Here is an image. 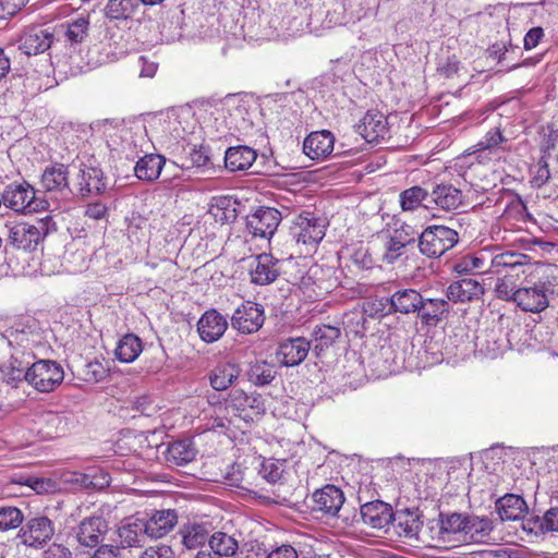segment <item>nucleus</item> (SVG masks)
Returning a JSON list of instances; mask_svg holds the SVG:
<instances>
[{"label": "nucleus", "mask_w": 558, "mask_h": 558, "mask_svg": "<svg viewBox=\"0 0 558 558\" xmlns=\"http://www.w3.org/2000/svg\"><path fill=\"white\" fill-rule=\"evenodd\" d=\"M257 153L250 146L239 145L229 147L225 154V165L229 171H245L252 167Z\"/></svg>", "instance_id": "nucleus-30"}, {"label": "nucleus", "mask_w": 558, "mask_h": 558, "mask_svg": "<svg viewBox=\"0 0 558 558\" xmlns=\"http://www.w3.org/2000/svg\"><path fill=\"white\" fill-rule=\"evenodd\" d=\"M166 165V158L159 154H148L140 157L134 166V174L142 181L153 182L157 180Z\"/></svg>", "instance_id": "nucleus-33"}, {"label": "nucleus", "mask_w": 558, "mask_h": 558, "mask_svg": "<svg viewBox=\"0 0 558 558\" xmlns=\"http://www.w3.org/2000/svg\"><path fill=\"white\" fill-rule=\"evenodd\" d=\"M506 142L507 140L500 129L494 128L471 147L472 151H470L469 155H473L475 160L480 163L499 160L501 158L500 154L504 151L502 144Z\"/></svg>", "instance_id": "nucleus-11"}, {"label": "nucleus", "mask_w": 558, "mask_h": 558, "mask_svg": "<svg viewBox=\"0 0 558 558\" xmlns=\"http://www.w3.org/2000/svg\"><path fill=\"white\" fill-rule=\"evenodd\" d=\"M90 558H121L120 549L113 545H100Z\"/></svg>", "instance_id": "nucleus-64"}, {"label": "nucleus", "mask_w": 558, "mask_h": 558, "mask_svg": "<svg viewBox=\"0 0 558 558\" xmlns=\"http://www.w3.org/2000/svg\"><path fill=\"white\" fill-rule=\"evenodd\" d=\"M474 558H519L517 550L505 548L483 549L474 553Z\"/></svg>", "instance_id": "nucleus-60"}, {"label": "nucleus", "mask_w": 558, "mask_h": 558, "mask_svg": "<svg viewBox=\"0 0 558 558\" xmlns=\"http://www.w3.org/2000/svg\"><path fill=\"white\" fill-rule=\"evenodd\" d=\"M264 323V311L256 303L245 302L231 317V325L241 333L257 331Z\"/></svg>", "instance_id": "nucleus-14"}, {"label": "nucleus", "mask_w": 558, "mask_h": 558, "mask_svg": "<svg viewBox=\"0 0 558 558\" xmlns=\"http://www.w3.org/2000/svg\"><path fill=\"white\" fill-rule=\"evenodd\" d=\"M143 350L142 340L134 333L123 336L114 350L116 357L122 363H131Z\"/></svg>", "instance_id": "nucleus-43"}, {"label": "nucleus", "mask_w": 558, "mask_h": 558, "mask_svg": "<svg viewBox=\"0 0 558 558\" xmlns=\"http://www.w3.org/2000/svg\"><path fill=\"white\" fill-rule=\"evenodd\" d=\"M54 535L52 521L47 517H35L26 521L19 531L21 543L28 547L39 548Z\"/></svg>", "instance_id": "nucleus-6"}, {"label": "nucleus", "mask_w": 558, "mask_h": 558, "mask_svg": "<svg viewBox=\"0 0 558 558\" xmlns=\"http://www.w3.org/2000/svg\"><path fill=\"white\" fill-rule=\"evenodd\" d=\"M106 178L100 168L82 165L74 182L76 193L82 197L98 195L106 190Z\"/></svg>", "instance_id": "nucleus-12"}, {"label": "nucleus", "mask_w": 558, "mask_h": 558, "mask_svg": "<svg viewBox=\"0 0 558 558\" xmlns=\"http://www.w3.org/2000/svg\"><path fill=\"white\" fill-rule=\"evenodd\" d=\"M137 7V0H108L105 13L111 21L128 20L133 16Z\"/></svg>", "instance_id": "nucleus-46"}, {"label": "nucleus", "mask_w": 558, "mask_h": 558, "mask_svg": "<svg viewBox=\"0 0 558 558\" xmlns=\"http://www.w3.org/2000/svg\"><path fill=\"white\" fill-rule=\"evenodd\" d=\"M361 518L365 525L383 530L392 522V507L381 500L366 502L361 507Z\"/></svg>", "instance_id": "nucleus-16"}, {"label": "nucleus", "mask_w": 558, "mask_h": 558, "mask_svg": "<svg viewBox=\"0 0 558 558\" xmlns=\"http://www.w3.org/2000/svg\"><path fill=\"white\" fill-rule=\"evenodd\" d=\"M450 312V306L445 299H425L422 298L417 317L425 326H437Z\"/></svg>", "instance_id": "nucleus-28"}, {"label": "nucleus", "mask_w": 558, "mask_h": 558, "mask_svg": "<svg viewBox=\"0 0 558 558\" xmlns=\"http://www.w3.org/2000/svg\"><path fill=\"white\" fill-rule=\"evenodd\" d=\"M340 336V329L331 325L316 326L313 331L314 352L316 355L330 347Z\"/></svg>", "instance_id": "nucleus-47"}, {"label": "nucleus", "mask_w": 558, "mask_h": 558, "mask_svg": "<svg viewBox=\"0 0 558 558\" xmlns=\"http://www.w3.org/2000/svg\"><path fill=\"white\" fill-rule=\"evenodd\" d=\"M102 41L114 50L124 48L122 31L116 24L106 26Z\"/></svg>", "instance_id": "nucleus-55"}, {"label": "nucleus", "mask_w": 558, "mask_h": 558, "mask_svg": "<svg viewBox=\"0 0 558 558\" xmlns=\"http://www.w3.org/2000/svg\"><path fill=\"white\" fill-rule=\"evenodd\" d=\"M311 343L303 337L282 341L277 350V357L284 366H296L307 356Z\"/></svg>", "instance_id": "nucleus-19"}, {"label": "nucleus", "mask_w": 558, "mask_h": 558, "mask_svg": "<svg viewBox=\"0 0 558 558\" xmlns=\"http://www.w3.org/2000/svg\"><path fill=\"white\" fill-rule=\"evenodd\" d=\"M41 558H72V554L65 546L53 543L43 553Z\"/></svg>", "instance_id": "nucleus-63"}, {"label": "nucleus", "mask_w": 558, "mask_h": 558, "mask_svg": "<svg viewBox=\"0 0 558 558\" xmlns=\"http://www.w3.org/2000/svg\"><path fill=\"white\" fill-rule=\"evenodd\" d=\"M209 524L205 522H189L180 529L182 544L187 549L203 546L209 538Z\"/></svg>", "instance_id": "nucleus-35"}, {"label": "nucleus", "mask_w": 558, "mask_h": 558, "mask_svg": "<svg viewBox=\"0 0 558 558\" xmlns=\"http://www.w3.org/2000/svg\"><path fill=\"white\" fill-rule=\"evenodd\" d=\"M140 558H175L172 548L165 544L147 547Z\"/></svg>", "instance_id": "nucleus-57"}, {"label": "nucleus", "mask_w": 558, "mask_h": 558, "mask_svg": "<svg viewBox=\"0 0 558 558\" xmlns=\"http://www.w3.org/2000/svg\"><path fill=\"white\" fill-rule=\"evenodd\" d=\"M208 545L211 553L221 558H231L239 549V539L235 534L216 531L209 536Z\"/></svg>", "instance_id": "nucleus-37"}, {"label": "nucleus", "mask_w": 558, "mask_h": 558, "mask_svg": "<svg viewBox=\"0 0 558 558\" xmlns=\"http://www.w3.org/2000/svg\"><path fill=\"white\" fill-rule=\"evenodd\" d=\"M53 40V32L39 25L26 27L19 38V50L27 56L45 52Z\"/></svg>", "instance_id": "nucleus-10"}, {"label": "nucleus", "mask_w": 558, "mask_h": 558, "mask_svg": "<svg viewBox=\"0 0 558 558\" xmlns=\"http://www.w3.org/2000/svg\"><path fill=\"white\" fill-rule=\"evenodd\" d=\"M266 558H299V554L293 546L283 544L272 549Z\"/></svg>", "instance_id": "nucleus-62"}, {"label": "nucleus", "mask_w": 558, "mask_h": 558, "mask_svg": "<svg viewBox=\"0 0 558 558\" xmlns=\"http://www.w3.org/2000/svg\"><path fill=\"white\" fill-rule=\"evenodd\" d=\"M355 129L366 142H376L388 133L387 118L377 110H369L355 125Z\"/></svg>", "instance_id": "nucleus-18"}, {"label": "nucleus", "mask_w": 558, "mask_h": 558, "mask_svg": "<svg viewBox=\"0 0 558 558\" xmlns=\"http://www.w3.org/2000/svg\"><path fill=\"white\" fill-rule=\"evenodd\" d=\"M525 257V255L513 252L497 254L489 258V268H487V271L488 274L499 275L506 269L514 270L523 266L522 259Z\"/></svg>", "instance_id": "nucleus-45"}, {"label": "nucleus", "mask_w": 558, "mask_h": 558, "mask_svg": "<svg viewBox=\"0 0 558 558\" xmlns=\"http://www.w3.org/2000/svg\"><path fill=\"white\" fill-rule=\"evenodd\" d=\"M313 510L336 515L344 502V495L335 485H326L313 494Z\"/></svg>", "instance_id": "nucleus-20"}, {"label": "nucleus", "mask_w": 558, "mask_h": 558, "mask_svg": "<svg viewBox=\"0 0 558 558\" xmlns=\"http://www.w3.org/2000/svg\"><path fill=\"white\" fill-rule=\"evenodd\" d=\"M514 288L515 283L512 276L505 275L502 278H498L495 286V293L499 299L513 301Z\"/></svg>", "instance_id": "nucleus-54"}, {"label": "nucleus", "mask_w": 558, "mask_h": 558, "mask_svg": "<svg viewBox=\"0 0 558 558\" xmlns=\"http://www.w3.org/2000/svg\"><path fill=\"white\" fill-rule=\"evenodd\" d=\"M489 57L496 59L498 63H502L505 61H513L512 54L515 53V48L511 47L510 49L504 45H493L488 50Z\"/></svg>", "instance_id": "nucleus-58"}, {"label": "nucleus", "mask_w": 558, "mask_h": 558, "mask_svg": "<svg viewBox=\"0 0 558 558\" xmlns=\"http://www.w3.org/2000/svg\"><path fill=\"white\" fill-rule=\"evenodd\" d=\"M484 294L483 287L473 279H462L456 282H452L447 288V299L448 301L458 303L469 302L473 299H478Z\"/></svg>", "instance_id": "nucleus-34"}, {"label": "nucleus", "mask_w": 558, "mask_h": 558, "mask_svg": "<svg viewBox=\"0 0 558 558\" xmlns=\"http://www.w3.org/2000/svg\"><path fill=\"white\" fill-rule=\"evenodd\" d=\"M24 520L22 511L16 507H0V531L19 527Z\"/></svg>", "instance_id": "nucleus-50"}, {"label": "nucleus", "mask_w": 558, "mask_h": 558, "mask_svg": "<svg viewBox=\"0 0 558 558\" xmlns=\"http://www.w3.org/2000/svg\"><path fill=\"white\" fill-rule=\"evenodd\" d=\"M240 368L233 363H222L217 365L209 377L210 385L215 390H226L239 377Z\"/></svg>", "instance_id": "nucleus-41"}, {"label": "nucleus", "mask_w": 558, "mask_h": 558, "mask_svg": "<svg viewBox=\"0 0 558 558\" xmlns=\"http://www.w3.org/2000/svg\"><path fill=\"white\" fill-rule=\"evenodd\" d=\"M489 254L480 252L475 255H465L461 257L453 266V269L459 275H466L471 272H488L485 268L487 262L489 263Z\"/></svg>", "instance_id": "nucleus-44"}, {"label": "nucleus", "mask_w": 558, "mask_h": 558, "mask_svg": "<svg viewBox=\"0 0 558 558\" xmlns=\"http://www.w3.org/2000/svg\"><path fill=\"white\" fill-rule=\"evenodd\" d=\"M404 248L405 246L397 243V241L388 235L383 254L384 262L387 264H393L404 253Z\"/></svg>", "instance_id": "nucleus-56"}, {"label": "nucleus", "mask_w": 558, "mask_h": 558, "mask_svg": "<svg viewBox=\"0 0 558 558\" xmlns=\"http://www.w3.org/2000/svg\"><path fill=\"white\" fill-rule=\"evenodd\" d=\"M466 522L465 536L476 543L483 542L493 530L492 521L487 518L468 515Z\"/></svg>", "instance_id": "nucleus-48"}, {"label": "nucleus", "mask_w": 558, "mask_h": 558, "mask_svg": "<svg viewBox=\"0 0 558 558\" xmlns=\"http://www.w3.org/2000/svg\"><path fill=\"white\" fill-rule=\"evenodd\" d=\"M121 147L114 149L122 153L129 160L140 158V154H145L150 146L146 129L141 124L130 129H123L121 131Z\"/></svg>", "instance_id": "nucleus-13"}, {"label": "nucleus", "mask_w": 558, "mask_h": 558, "mask_svg": "<svg viewBox=\"0 0 558 558\" xmlns=\"http://www.w3.org/2000/svg\"><path fill=\"white\" fill-rule=\"evenodd\" d=\"M2 337L12 351H33L34 347L39 343L38 332L23 323H16L8 328Z\"/></svg>", "instance_id": "nucleus-17"}, {"label": "nucleus", "mask_w": 558, "mask_h": 558, "mask_svg": "<svg viewBox=\"0 0 558 558\" xmlns=\"http://www.w3.org/2000/svg\"><path fill=\"white\" fill-rule=\"evenodd\" d=\"M468 515L461 513H440L436 522V533L430 535V546L446 547V544L452 539V536L459 533L465 535Z\"/></svg>", "instance_id": "nucleus-9"}, {"label": "nucleus", "mask_w": 558, "mask_h": 558, "mask_svg": "<svg viewBox=\"0 0 558 558\" xmlns=\"http://www.w3.org/2000/svg\"><path fill=\"white\" fill-rule=\"evenodd\" d=\"M89 20L87 16H78L75 20L62 23L59 31L66 45L74 47L82 44L88 35Z\"/></svg>", "instance_id": "nucleus-39"}, {"label": "nucleus", "mask_w": 558, "mask_h": 558, "mask_svg": "<svg viewBox=\"0 0 558 558\" xmlns=\"http://www.w3.org/2000/svg\"><path fill=\"white\" fill-rule=\"evenodd\" d=\"M178 523V514L174 510L155 511L148 520H144L146 535L151 538H161L171 532Z\"/></svg>", "instance_id": "nucleus-24"}, {"label": "nucleus", "mask_w": 558, "mask_h": 558, "mask_svg": "<svg viewBox=\"0 0 558 558\" xmlns=\"http://www.w3.org/2000/svg\"><path fill=\"white\" fill-rule=\"evenodd\" d=\"M1 199L5 207L23 214L40 211L47 204L46 201L36 198L35 190L26 182L7 185Z\"/></svg>", "instance_id": "nucleus-4"}, {"label": "nucleus", "mask_w": 558, "mask_h": 558, "mask_svg": "<svg viewBox=\"0 0 558 558\" xmlns=\"http://www.w3.org/2000/svg\"><path fill=\"white\" fill-rule=\"evenodd\" d=\"M535 524L541 531L558 532V507L549 508L542 518L537 517Z\"/></svg>", "instance_id": "nucleus-53"}, {"label": "nucleus", "mask_w": 558, "mask_h": 558, "mask_svg": "<svg viewBox=\"0 0 558 558\" xmlns=\"http://www.w3.org/2000/svg\"><path fill=\"white\" fill-rule=\"evenodd\" d=\"M549 178H550V172H549V168H548V162H547L545 156H542V158L538 162V166H537V171L532 179V184L534 186L541 187L549 180Z\"/></svg>", "instance_id": "nucleus-61"}, {"label": "nucleus", "mask_w": 558, "mask_h": 558, "mask_svg": "<svg viewBox=\"0 0 558 558\" xmlns=\"http://www.w3.org/2000/svg\"><path fill=\"white\" fill-rule=\"evenodd\" d=\"M399 203L403 211H414L420 207L425 209L432 208L429 191L420 185L402 191L399 195Z\"/></svg>", "instance_id": "nucleus-36"}, {"label": "nucleus", "mask_w": 558, "mask_h": 558, "mask_svg": "<svg viewBox=\"0 0 558 558\" xmlns=\"http://www.w3.org/2000/svg\"><path fill=\"white\" fill-rule=\"evenodd\" d=\"M34 360L33 351H12L10 357L0 365L3 380L12 387L26 383Z\"/></svg>", "instance_id": "nucleus-5"}, {"label": "nucleus", "mask_w": 558, "mask_h": 558, "mask_svg": "<svg viewBox=\"0 0 558 558\" xmlns=\"http://www.w3.org/2000/svg\"><path fill=\"white\" fill-rule=\"evenodd\" d=\"M326 220L310 211L296 216L290 229L293 240L307 248L315 247L325 236Z\"/></svg>", "instance_id": "nucleus-3"}, {"label": "nucleus", "mask_w": 558, "mask_h": 558, "mask_svg": "<svg viewBox=\"0 0 558 558\" xmlns=\"http://www.w3.org/2000/svg\"><path fill=\"white\" fill-rule=\"evenodd\" d=\"M416 234L417 232L412 226L402 222L399 227H396L391 233H389V236L397 241V243L407 247L415 242Z\"/></svg>", "instance_id": "nucleus-52"}, {"label": "nucleus", "mask_w": 558, "mask_h": 558, "mask_svg": "<svg viewBox=\"0 0 558 558\" xmlns=\"http://www.w3.org/2000/svg\"><path fill=\"white\" fill-rule=\"evenodd\" d=\"M430 205L435 207L451 211L458 209L463 204V194L461 190L452 184L440 183L436 184L429 191Z\"/></svg>", "instance_id": "nucleus-23"}, {"label": "nucleus", "mask_w": 558, "mask_h": 558, "mask_svg": "<svg viewBox=\"0 0 558 558\" xmlns=\"http://www.w3.org/2000/svg\"><path fill=\"white\" fill-rule=\"evenodd\" d=\"M423 295L415 289H400L390 296V306L393 312L410 315L417 314Z\"/></svg>", "instance_id": "nucleus-32"}, {"label": "nucleus", "mask_w": 558, "mask_h": 558, "mask_svg": "<svg viewBox=\"0 0 558 558\" xmlns=\"http://www.w3.org/2000/svg\"><path fill=\"white\" fill-rule=\"evenodd\" d=\"M8 228V241L16 248L32 251L41 240L40 230L26 222L5 225Z\"/></svg>", "instance_id": "nucleus-15"}, {"label": "nucleus", "mask_w": 558, "mask_h": 558, "mask_svg": "<svg viewBox=\"0 0 558 558\" xmlns=\"http://www.w3.org/2000/svg\"><path fill=\"white\" fill-rule=\"evenodd\" d=\"M281 221V214L272 207H259L246 217V228L255 238L270 239Z\"/></svg>", "instance_id": "nucleus-7"}, {"label": "nucleus", "mask_w": 558, "mask_h": 558, "mask_svg": "<svg viewBox=\"0 0 558 558\" xmlns=\"http://www.w3.org/2000/svg\"><path fill=\"white\" fill-rule=\"evenodd\" d=\"M459 241L456 230L446 226L427 227L418 236L420 252L429 257L438 258L451 250Z\"/></svg>", "instance_id": "nucleus-1"}, {"label": "nucleus", "mask_w": 558, "mask_h": 558, "mask_svg": "<svg viewBox=\"0 0 558 558\" xmlns=\"http://www.w3.org/2000/svg\"><path fill=\"white\" fill-rule=\"evenodd\" d=\"M497 509L502 521H515L523 518L527 507L522 497L508 494L497 501Z\"/></svg>", "instance_id": "nucleus-38"}, {"label": "nucleus", "mask_w": 558, "mask_h": 558, "mask_svg": "<svg viewBox=\"0 0 558 558\" xmlns=\"http://www.w3.org/2000/svg\"><path fill=\"white\" fill-rule=\"evenodd\" d=\"M227 327V319L216 310H210L199 318L197 332L203 341L213 343L222 337Z\"/></svg>", "instance_id": "nucleus-21"}, {"label": "nucleus", "mask_w": 558, "mask_h": 558, "mask_svg": "<svg viewBox=\"0 0 558 558\" xmlns=\"http://www.w3.org/2000/svg\"><path fill=\"white\" fill-rule=\"evenodd\" d=\"M118 535L122 547H132L142 541L146 535V527L143 519H130L118 529Z\"/></svg>", "instance_id": "nucleus-42"}, {"label": "nucleus", "mask_w": 558, "mask_h": 558, "mask_svg": "<svg viewBox=\"0 0 558 558\" xmlns=\"http://www.w3.org/2000/svg\"><path fill=\"white\" fill-rule=\"evenodd\" d=\"M230 118L232 124L230 129H234L235 131L247 132L253 125V122L248 117L247 108L244 104L234 106L230 111Z\"/></svg>", "instance_id": "nucleus-51"}, {"label": "nucleus", "mask_w": 558, "mask_h": 558, "mask_svg": "<svg viewBox=\"0 0 558 558\" xmlns=\"http://www.w3.org/2000/svg\"><path fill=\"white\" fill-rule=\"evenodd\" d=\"M335 137L329 131L312 132L303 143V150L311 159L329 156L333 149Z\"/></svg>", "instance_id": "nucleus-26"}, {"label": "nucleus", "mask_w": 558, "mask_h": 558, "mask_svg": "<svg viewBox=\"0 0 558 558\" xmlns=\"http://www.w3.org/2000/svg\"><path fill=\"white\" fill-rule=\"evenodd\" d=\"M41 186L48 192L70 191L69 171L63 163H53L46 167L40 178Z\"/></svg>", "instance_id": "nucleus-31"}, {"label": "nucleus", "mask_w": 558, "mask_h": 558, "mask_svg": "<svg viewBox=\"0 0 558 558\" xmlns=\"http://www.w3.org/2000/svg\"><path fill=\"white\" fill-rule=\"evenodd\" d=\"M392 525L395 532L409 541L427 543L430 546V539L425 534L421 535L423 526L422 515L417 509H403L393 513Z\"/></svg>", "instance_id": "nucleus-8"}, {"label": "nucleus", "mask_w": 558, "mask_h": 558, "mask_svg": "<svg viewBox=\"0 0 558 558\" xmlns=\"http://www.w3.org/2000/svg\"><path fill=\"white\" fill-rule=\"evenodd\" d=\"M251 281L255 284L265 286L274 282L278 275V260L274 259L271 255L260 254L251 267Z\"/></svg>", "instance_id": "nucleus-27"}, {"label": "nucleus", "mask_w": 558, "mask_h": 558, "mask_svg": "<svg viewBox=\"0 0 558 558\" xmlns=\"http://www.w3.org/2000/svg\"><path fill=\"white\" fill-rule=\"evenodd\" d=\"M64 379L63 367L52 360L34 361L26 383L41 393L54 391Z\"/></svg>", "instance_id": "nucleus-2"}, {"label": "nucleus", "mask_w": 558, "mask_h": 558, "mask_svg": "<svg viewBox=\"0 0 558 558\" xmlns=\"http://www.w3.org/2000/svg\"><path fill=\"white\" fill-rule=\"evenodd\" d=\"M196 449L191 440H178L171 442L167 449V461L178 466L192 462L196 457Z\"/></svg>", "instance_id": "nucleus-40"}, {"label": "nucleus", "mask_w": 558, "mask_h": 558, "mask_svg": "<svg viewBox=\"0 0 558 558\" xmlns=\"http://www.w3.org/2000/svg\"><path fill=\"white\" fill-rule=\"evenodd\" d=\"M247 375L254 385L265 386L275 378L276 372L266 361H256L251 364Z\"/></svg>", "instance_id": "nucleus-49"}, {"label": "nucleus", "mask_w": 558, "mask_h": 558, "mask_svg": "<svg viewBox=\"0 0 558 558\" xmlns=\"http://www.w3.org/2000/svg\"><path fill=\"white\" fill-rule=\"evenodd\" d=\"M108 531L107 521L102 517L84 519L76 527L77 542L85 547H94L99 544L102 535Z\"/></svg>", "instance_id": "nucleus-22"}, {"label": "nucleus", "mask_w": 558, "mask_h": 558, "mask_svg": "<svg viewBox=\"0 0 558 558\" xmlns=\"http://www.w3.org/2000/svg\"><path fill=\"white\" fill-rule=\"evenodd\" d=\"M260 396L258 395H247L243 390H234L230 395L223 411L227 413L232 412L234 416L242 417L246 420L247 414L245 411L247 409H260ZM219 412H222V408H218Z\"/></svg>", "instance_id": "nucleus-29"}, {"label": "nucleus", "mask_w": 558, "mask_h": 558, "mask_svg": "<svg viewBox=\"0 0 558 558\" xmlns=\"http://www.w3.org/2000/svg\"><path fill=\"white\" fill-rule=\"evenodd\" d=\"M84 375L85 380L98 383L105 378L106 369L100 362H90L86 364Z\"/></svg>", "instance_id": "nucleus-59"}, {"label": "nucleus", "mask_w": 558, "mask_h": 558, "mask_svg": "<svg viewBox=\"0 0 558 558\" xmlns=\"http://www.w3.org/2000/svg\"><path fill=\"white\" fill-rule=\"evenodd\" d=\"M513 302L523 311L532 313H539L548 306L544 288L537 286L515 290Z\"/></svg>", "instance_id": "nucleus-25"}]
</instances>
